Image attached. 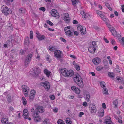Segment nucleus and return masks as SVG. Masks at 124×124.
Wrapping results in <instances>:
<instances>
[{"label": "nucleus", "mask_w": 124, "mask_h": 124, "mask_svg": "<svg viewBox=\"0 0 124 124\" xmlns=\"http://www.w3.org/2000/svg\"><path fill=\"white\" fill-rule=\"evenodd\" d=\"M105 124H113L111 121V118L110 117L109 119L108 118H106L105 121Z\"/></svg>", "instance_id": "20"}, {"label": "nucleus", "mask_w": 124, "mask_h": 124, "mask_svg": "<svg viewBox=\"0 0 124 124\" xmlns=\"http://www.w3.org/2000/svg\"><path fill=\"white\" fill-rule=\"evenodd\" d=\"M63 18V19L67 22H69L70 19V18L69 17V14L68 13L64 14L62 16Z\"/></svg>", "instance_id": "8"}, {"label": "nucleus", "mask_w": 124, "mask_h": 124, "mask_svg": "<svg viewBox=\"0 0 124 124\" xmlns=\"http://www.w3.org/2000/svg\"><path fill=\"white\" fill-rule=\"evenodd\" d=\"M33 71H34V72L35 74V75L36 76H37L38 75V74L39 73V70L38 69L34 68L33 69Z\"/></svg>", "instance_id": "21"}, {"label": "nucleus", "mask_w": 124, "mask_h": 124, "mask_svg": "<svg viewBox=\"0 0 124 124\" xmlns=\"http://www.w3.org/2000/svg\"><path fill=\"white\" fill-rule=\"evenodd\" d=\"M96 48H94L92 46H91L88 49V51L90 53L93 54H94L96 50Z\"/></svg>", "instance_id": "14"}, {"label": "nucleus", "mask_w": 124, "mask_h": 124, "mask_svg": "<svg viewBox=\"0 0 124 124\" xmlns=\"http://www.w3.org/2000/svg\"><path fill=\"white\" fill-rule=\"evenodd\" d=\"M28 110L27 109H24L23 110V115L24 117L26 119L28 118Z\"/></svg>", "instance_id": "19"}, {"label": "nucleus", "mask_w": 124, "mask_h": 124, "mask_svg": "<svg viewBox=\"0 0 124 124\" xmlns=\"http://www.w3.org/2000/svg\"><path fill=\"white\" fill-rule=\"evenodd\" d=\"M105 84V83L104 82H102L100 83V85L101 86L102 88H103V89L106 88V87L105 86L104 84Z\"/></svg>", "instance_id": "41"}, {"label": "nucleus", "mask_w": 124, "mask_h": 124, "mask_svg": "<svg viewBox=\"0 0 124 124\" xmlns=\"http://www.w3.org/2000/svg\"><path fill=\"white\" fill-rule=\"evenodd\" d=\"M77 88L75 86H73L71 87V89L73 90H75Z\"/></svg>", "instance_id": "60"}, {"label": "nucleus", "mask_w": 124, "mask_h": 124, "mask_svg": "<svg viewBox=\"0 0 124 124\" xmlns=\"http://www.w3.org/2000/svg\"><path fill=\"white\" fill-rule=\"evenodd\" d=\"M36 111L32 113V116L34 118V121L36 122H38L40 120V118L38 113Z\"/></svg>", "instance_id": "4"}, {"label": "nucleus", "mask_w": 124, "mask_h": 124, "mask_svg": "<svg viewBox=\"0 0 124 124\" xmlns=\"http://www.w3.org/2000/svg\"><path fill=\"white\" fill-rule=\"evenodd\" d=\"M22 88L24 93V94L25 96H27L28 93L29 91V88L27 86L25 85H23L22 86Z\"/></svg>", "instance_id": "6"}, {"label": "nucleus", "mask_w": 124, "mask_h": 124, "mask_svg": "<svg viewBox=\"0 0 124 124\" xmlns=\"http://www.w3.org/2000/svg\"><path fill=\"white\" fill-rule=\"evenodd\" d=\"M108 75L109 77L111 78H114L115 77L114 73L113 72H108Z\"/></svg>", "instance_id": "31"}, {"label": "nucleus", "mask_w": 124, "mask_h": 124, "mask_svg": "<svg viewBox=\"0 0 124 124\" xmlns=\"http://www.w3.org/2000/svg\"><path fill=\"white\" fill-rule=\"evenodd\" d=\"M104 114V110L103 109L101 110V111L99 112V116L100 117H102Z\"/></svg>", "instance_id": "29"}, {"label": "nucleus", "mask_w": 124, "mask_h": 124, "mask_svg": "<svg viewBox=\"0 0 124 124\" xmlns=\"http://www.w3.org/2000/svg\"><path fill=\"white\" fill-rule=\"evenodd\" d=\"M32 54V53H31L28 55L25 59V63H27V64H28L31 61L33 56Z\"/></svg>", "instance_id": "9"}, {"label": "nucleus", "mask_w": 124, "mask_h": 124, "mask_svg": "<svg viewBox=\"0 0 124 124\" xmlns=\"http://www.w3.org/2000/svg\"><path fill=\"white\" fill-rule=\"evenodd\" d=\"M30 42L29 41H24V44L25 46H28Z\"/></svg>", "instance_id": "45"}, {"label": "nucleus", "mask_w": 124, "mask_h": 124, "mask_svg": "<svg viewBox=\"0 0 124 124\" xmlns=\"http://www.w3.org/2000/svg\"><path fill=\"white\" fill-rule=\"evenodd\" d=\"M70 26H67L65 27L64 29V31H67L68 30H70Z\"/></svg>", "instance_id": "55"}, {"label": "nucleus", "mask_w": 124, "mask_h": 124, "mask_svg": "<svg viewBox=\"0 0 124 124\" xmlns=\"http://www.w3.org/2000/svg\"><path fill=\"white\" fill-rule=\"evenodd\" d=\"M90 98V95L89 94H86L85 97V99L87 101H88L89 100Z\"/></svg>", "instance_id": "37"}, {"label": "nucleus", "mask_w": 124, "mask_h": 124, "mask_svg": "<svg viewBox=\"0 0 124 124\" xmlns=\"http://www.w3.org/2000/svg\"><path fill=\"white\" fill-rule=\"evenodd\" d=\"M82 34H85L86 33V28L85 27H83V29H82L80 31Z\"/></svg>", "instance_id": "27"}, {"label": "nucleus", "mask_w": 124, "mask_h": 124, "mask_svg": "<svg viewBox=\"0 0 124 124\" xmlns=\"http://www.w3.org/2000/svg\"><path fill=\"white\" fill-rule=\"evenodd\" d=\"M73 64L77 70H80V67L78 64L75 63L74 61L73 62Z\"/></svg>", "instance_id": "22"}, {"label": "nucleus", "mask_w": 124, "mask_h": 124, "mask_svg": "<svg viewBox=\"0 0 124 124\" xmlns=\"http://www.w3.org/2000/svg\"><path fill=\"white\" fill-rule=\"evenodd\" d=\"M44 72L46 74L48 77H49L50 76V72L47 69H45L44 70Z\"/></svg>", "instance_id": "24"}, {"label": "nucleus", "mask_w": 124, "mask_h": 124, "mask_svg": "<svg viewBox=\"0 0 124 124\" xmlns=\"http://www.w3.org/2000/svg\"><path fill=\"white\" fill-rule=\"evenodd\" d=\"M72 30L71 31L70 30H68L67 31H65V32L68 36L71 37L73 35V33L72 32Z\"/></svg>", "instance_id": "17"}, {"label": "nucleus", "mask_w": 124, "mask_h": 124, "mask_svg": "<svg viewBox=\"0 0 124 124\" xmlns=\"http://www.w3.org/2000/svg\"><path fill=\"white\" fill-rule=\"evenodd\" d=\"M7 101L8 103H10L11 102L12 100L11 98V96L9 95H7Z\"/></svg>", "instance_id": "39"}, {"label": "nucleus", "mask_w": 124, "mask_h": 124, "mask_svg": "<svg viewBox=\"0 0 124 124\" xmlns=\"http://www.w3.org/2000/svg\"><path fill=\"white\" fill-rule=\"evenodd\" d=\"M103 69L102 67H101L100 66H99L98 67H97L96 68V70L98 71H100L102 70Z\"/></svg>", "instance_id": "50"}, {"label": "nucleus", "mask_w": 124, "mask_h": 124, "mask_svg": "<svg viewBox=\"0 0 124 124\" xmlns=\"http://www.w3.org/2000/svg\"><path fill=\"white\" fill-rule=\"evenodd\" d=\"M19 11L20 13H23L25 12V10L23 8H21L19 9Z\"/></svg>", "instance_id": "35"}, {"label": "nucleus", "mask_w": 124, "mask_h": 124, "mask_svg": "<svg viewBox=\"0 0 124 124\" xmlns=\"http://www.w3.org/2000/svg\"><path fill=\"white\" fill-rule=\"evenodd\" d=\"M36 92L35 90H33L31 91V93L29 96V99L31 101H32L35 96Z\"/></svg>", "instance_id": "12"}, {"label": "nucleus", "mask_w": 124, "mask_h": 124, "mask_svg": "<svg viewBox=\"0 0 124 124\" xmlns=\"http://www.w3.org/2000/svg\"><path fill=\"white\" fill-rule=\"evenodd\" d=\"M62 52L59 50H56L55 51L54 54L55 56L58 58H62Z\"/></svg>", "instance_id": "7"}, {"label": "nucleus", "mask_w": 124, "mask_h": 124, "mask_svg": "<svg viewBox=\"0 0 124 124\" xmlns=\"http://www.w3.org/2000/svg\"><path fill=\"white\" fill-rule=\"evenodd\" d=\"M83 105L85 106V107H86L87 106V103L86 102H83Z\"/></svg>", "instance_id": "61"}, {"label": "nucleus", "mask_w": 124, "mask_h": 124, "mask_svg": "<svg viewBox=\"0 0 124 124\" xmlns=\"http://www.w3.org/2000/svg\"><path fill=\"white\" fill-rule=\"evenodd\" d=\"M104 90L103 92V93L104 94L108 95V90L106 88L103 89Z\"/></svg>", "instance_id": "36"}, {"label": "nucleus", "mask_w": 124, "mask_h": 124, "mask_svg": "<svg viewBox=\"0 0 124 124\" xmlns=\"http://www.w3.org/2000/svg\"><path fill=\"white\" fill-rule=\"evenodd\" d=\"M96 13L100 16H102V15H103L102 12L101 11L99 10H97L96 11Z\"/></svg>", "instance_id": "46"}, {"label": "nucleus", "mask_w": 124, "mask_h": 124, "mask_svg": "<svg viewBox=\"0 0 124 124\" xmlns=\"http://www.w3.org/2000/svg\"><path fill=\"white\" fill-rule=\"evenodd\" d=\"M1 121L3 124H7L8 123V119L4 117H3L1 118Z\"/></svg>", "instance_id": "16"}, {"label": "nucleus", "mask_w": 124, "mask_h": 124, "mask_svg": "<svg viewBox=\"0 0 124 124\" xmlns=\"http://www.w3.org/2000/svg\"><path fill=\"white\" fill-rule=\"evenodd\" d=\"M46 22L47 23L51 26H52L53 25V24L50 21L48 20H47Z\"/></svg>", "instance_id": "49"}, {"label": "nucleus", "mask_w": 124, "mask_h": 124, "mask_svg": "<svg viewBox=\"0 0 124 124\" xmlns=\"http://www.w3.org/2000/svg\"><path fill=\"white\" fill-rule=\"evenodd\" d=\"M75 92L77 94H79L80 92V89L78 88L77 87L76 89L75 90Z\"/></svg>", "instance_id": "44"}, {"label": "nucleus", "mask_w": 124, "mask_h": 124, "mask_svg": "<svg viewBox=\"0 0 124 124\" xmlns=\"http://www.w3.org/2000/svg\"><path fill=\"white\" fill-rule=\"evenodd\" d=\"M109 30L111 32L112 35L115 36H116L117 35V33L115 29L114 28L109 29Z\"/></svg>", "instance_id": "15"}, {"label": "nucleus", "mask_w": 124, "mask_h": 124, "mask_svg": "<svg viewBox=\"0 0 124 124\" xmlns=\"http://www.w3.org/2000/svg\"><path fill=\"white\" fill-rule=\"evenodd\" d=\"M100 17L102 20L104 21L105 22H107V21L108 19L107 18H106L105 16L103 14L102 16H100Z\"/></svg>", "instance_id": "30"}, {"label": "nucleus", "mask_w": 124, "mask_h": 124, "mask_svg": "<svg viewBox=\"0 0 124 124\" xmlns=\"http://www.w3.org/2000/svg\"><path fill=\"white\" fill-rule=\"evenodd\" d=\"M8 42H9V44L8 43V44H4V47H7L8 45V46H10V42L9 41V40L8 41Z\"/></svg>", "instance_id": "52"}, {"label": "nucleus", "mask_w": 124, "mask_h": 124, "mask_svg": "<svg viewBox=\"0 0 124 124\" xmlns=\"http://www.w3.org/2000/svg\"><path fill=\"white\" fill-rule=\"evenodd\" d=\"M93 63L95 64H97L101 62L100 59L98 58H95L92 60Z\"/></svg>", "instance_id": "13"}, {"label": "nucleus", "mask_w": 124, "mask_h": 124, "mask_svg": "<svg viewBox=\"0 0 124 124\" xmlns=\"http://www.w3.org/2000/svg\"><path fill=\"white\" fill-rule=\"evenodd\" d=\"M26 52L25 50L21 49L20 51V54L22 55H23Z\"/></svg>", "instance_id": "47"}, {"label": "nucleus", "mask_w": 124, "mask_h": 124, "mask_svg": "<svg viewBox=\"0 0 124 124\" xmlns=\"http://www.w3.org/2000/svg\"><path fill=\"white\" fill-rule=\"evenodd\" d=\"M119 66L118 65L116 66V68L115 69L114 71L116 72L119 73L121 71V70L118 68Z\"/></svg>", "instance_id": "28"}, {"label": "nucleus", "mask_w": 124, "mask_h": 124, "mask_svg": "<svg viewBox=\"0 0 124 124\" xmlns=\"http://www.w3.org/2000/svg\"><path fill=\"white\" fill-rule=\"evenodd\" d=\"M39 9L40 10H42L43 11H44L46 9L44 7H41L39 8Z\"/></svg>", "instance_id": "56"}, {"label": "nucleus", "mask_w": 124, "mask_h": 124, "mask_svg": "<svg viewBox=\"0 0 124 124\" xmlns=\"http://www.w3.org/2000/svg\"><path fill=\"white\" fill-rule=\"evenodd\" d=\"M43 86L44 88L47 90H48L50 88V86L48 82H43L41 84Z\"/></svg>", "instance_id": "10"}, {"label": "nucleus", "mask_w": 124, "mask_h": 124, "mask_svg": "<svg viewBox=\"0 0 124 124\" xmlns=\"http://www.w3.org/2000/svg\"><path fill=\"white\" fill-rule=\"evenodd\" d=\"M53 111L56 113L58 111V108H55L53 109Z\"/></svg>", "instance_id": "62"}, {"label": "nucleus", "mask_w": 124, "mask_h": 124, "mask_svg": "<svg viewBox=\"0 0 124 124\" xmlns=\"http://www.w3.org/2000/svg\"><path fill=\"white\" fill-rule=\"evenodd\" d=\"M62 75L67 77H70L74 75V72L72 70H68L66 69H63L60 71Z\"/></svg>", "instance_id": "1"}, {"label": "nucleus", "mask_w": 124, "mask_h": 124, "mask_svg": "<svg viewBox=\"0 0 124 124\" xmlns=\"http://www.w3.org/2000/svg\"><path fill=\"white\" fill-rule=\"evenodd\" d=\"M89 110L92 113H95L96 111V109L95 105L93 104H91L89 107Z\"/></svg>", "instance_id": "5"}, {"label": "nucleus", "mask_w": 124, "mask_h": 124, "mask_svg": "<svg viewBox=\"0 0 124 124\" xmlns=\"http://www.w3.org/2000/svg\"><path fill=\"white\" fill-rule=\"evenodd\" d=\"M43 124H50V121L49 119H46L43 122Z\"/></svg>", "instance_id": "26"}, {"label": "nucleus", "mask_w": 124, "mask_h": 124, "mask_svg": "<svg viewBox=\"0 0 124 124\" xmlns=\"http://www.w3.org/2000/svg\"><path fill=\"white\" fill-rule=\"evenodd\" d=\"M72 4L74 6H75L77 4V2L76 0H71Z\"/></svg>", "instance_id": "43"}, {"label": "nucleus", "mask_w": 124, "mask_h": 124, "mask_svg": "<svg viewBox=\"0 0 124 124\" xmlns=\"http://www.w3.org/2000/svg\"><path fill=\"white\" fill-rule=\"evenodd\" d=\"M51 15L54 17H57L58 18L59 17V14L57 13L56 10L55 9H53L52 11L51 12Z\"/></svg>", "instance_id": "11"}, {"label": "nucleus", "mask_w": 124, "mask_h": 124, "mask_svg": "<svg viewBox=\"0 0 124 124\" xmlns=\"http://www.w3.org/2000/svg\"><path fill=\"white\" fill-rule=\"evenodd\" d=\"M60 39L61 40V41H62L63 42H66V40L65 39H64L63 38L61 37L60 38Z\"/></svg>", "instance_id": "57"}, {"label": "nucleus", "mask_w": 124, "mask_h": 124, "mask_svg": "<svg viewBox=\"0 0 124 124\" xmlns=\"http://www.w3.org/2000/svg\"><path fill=\"white\" fill-rule=\"evenodd\" d=\"M113 104L115 106V108H116L117 107V105L118 104V102L117 100L114 101L113 102Z\"/></svg>", "instance_id": "32"}, {"label": "nucleus", "mask_w": 124, "mask_h": 124, "mask_svg": "<svg viewBox=\"0 0 124 124\" xmlns=\"http://www.w3.org/2000/svg\"><path fill=\"white\" fill-rule=\"evenodd\" d=\"M102 108L104 109L106 108V105L104 103H103L102 104Z\"/></svg>", "instance_id": "64"}, {"label": "nucleus", "mask_w": 124, "mask_h": 124, "mask_svg": "<svg viewBox=\"0 0 124 124\" xmlns=\"http://www.w3.org/2000/svg\"><path fill=\"white\" fill-rule=\"evenodd\" d=\"M91 46H92L93 47L95 48H96L97 47V46L96 44V42L95 41H93L92 42V45Z\"/></svg>", "instance_id": "33"}, {"label": "nucleus", "mask_w": 124, "mask_h": 124, "mask_svg": "<svg viewBox=\"0 0 124 124\" xmlns=\"http://www.w3.org/2000/svg\"><path fill=\"white\" fill-rule=\"evenodd\" d=\"M70 119L69 118H67L66 120V123L67 124L70 122Z\"/></svg>", "instance_id": "53"}, {"label": "nucleus", "mask_w": 124, "mask_h": 124, "mask_svg": "<svg viewBox=\"0 0 124 124\" xmlns=\"http://www.w3.org/2000/svg\"><path fill=\"white\" fill-rule=\"evenodd\" d=\"M73 23L75 24H77L78 23V22L76 20H73Z\"/></svg>", "instance_id": "59"}, {"label": "nucleus", "mask_w": 124, "mask_h": 124, "mask_svg": "<svg viewBox=\"0 0 124 124\" xmlns=\"http://www.w3.org/2000/svg\"><path fill=\"white\" fill-rule=\"evenodd\" d=\"M33 32L32 31H31L30 33V38L32 39L33 38Z\"/></svg>", "instance_id": "48"}, {"label": "nucleus", "mask_w": 124, "mask_h": 124, "mask_svg": "<svg viewBox=\"0 0 124 124\" xmlns=\"http://www.w3.org/2000/svg\"><path fill=\"white\" fill-rule=\"evenodd\" d=\"M36 112L37 111L39 112L42 113L43 112V107L42 106L38 107L36 109Z\"/></svg>", "instance_id": "18"}, {"label": "nucleus", "mask_w": 124, "mask_h": 124, "mask_svg": "<svg viewBox=\"0 0 124 124\" xmlns=\"http://www.w3.org/2000/svg\"><path fill=\"white\" fill-rule=\"evenodd\" d=\"M84 113L82 112H81L79 113V117H81L84 114Z\"/></svg>", "instance_id": "63"}, {"label": "nucleus", "mask_w": 124, "mask_h": 124, "mask_svg": "<svg viewBox=\"0 0 124 124\" xmlns=\"http://www.w3.org/2000/svg\"><path fill=\"white\" fill-rule=\"evenodd\" d=\"M37 38L39 40H42L44 38V36L43 35L40 34L39 36H37Z\"/></svg>", "instance_id": "23"}, {"label": "nucleus", "mask_w": 124, "mask_h": 124, "mask_svg": "<svg viewBox=\"0 0 124 124\" xmlns=\"http://www.w3.org/2000/svg\"><path fill=\"white\" fill-rule=\"evenodd\" d=\"M50 97L52 100H54L55 99V97L54 95H50Z\"/></svg>", "instance_id": "54"}, {"label": "nucleus", "mask_w": 124, "mask_h": 124, "mask_svg": "<svg viewBox=\"0 0 124 124\" xmlns=\"http://www.w3.org/2000/svg\"><path fill=\"white\" fill-rule=\"evenodd\" d=\"M8 26L9 27V30H12L13 29V27L12 26V24L10 23V22H8Z\"/></svg>", "instance_id": "42"}, {"label": "nucleus", "mask_w": 124, "mask_h": 124, "mask_svg": "<svg viewBox=\"0 0 124 124\" xmlns=\"http://www.w3.org/2000/svg\"><path fill=\"white\" fill-rule=\"evenodd\" d=\"M57 123L58 124H65L64 122L61 119L58 120Z\"/></svg>", "instance_id": "38"}, {"label": "nucleus", "mask_w": 124, "mask_h": 124, "mask_svg": "<svg viewBox=\"0 0 124 124\" xmlns=\"http://www.w3.org/2000/svg\"><path fill=\"white\" fill-rule=\"evenodd\" d=\"M105 3V5L108 8H109V6H110L109 4L107 2H106Z\"/></svg>", "instance_id": "58"}, {"label": "nucleus", "mask_w": 124, "mask_h": 124, "mask_svg": "<svg viewBox=\"0 0 124 124\" xmlns=\"http://www.w3.org/2000/svg\"><path fill=\"white\" fill-rule=\"evenodd\" d=\"M80 13L83 16V18L84 19L86 18L87 15L85 13L84 11L83 10Z\"/></svg>", "instance_id": "25"}, {"label": "nucleus", "mask_w": 124, "mask_h": 124, "mask_svg": "<svg viewBox=\"0 0 124 124\" xmlns=\"http://www.w3.org/2000/svg\"><path fill=\"white\" fill-rule=\"evenodd\" d=\"M74 82L81 88H82L84 86L82 79L79 74H77L75 77L74 78Z\"/></svg>", "instance_id": "2"}, {"label": "nucleus", "mask_w": 124, "mask_h": 124, "mask_svg": "<svg viewBox=\"0 0 124 124\" xmlns=\"http://www.w3.org/2000/svg\"><path fill=\"white\" fill-rule=\"evenodd\" d=\"M2 12L5 15L7 16L8 15L9 12H11L10 9L7 6L3 5L1 7Z\"/></svg>", "instance_id": "3"}, {"label": "nucleus", "mask_w": 124, "mask_h": 124, "mask_svg": "<svg viewBox=\"0 0 124 124\" xmlns=\"http://www.w3.org/2000/svg\"><path fill=\"white\" fill-rule=\"evenodd\" d=\"M83 27L81 26H78L77 27V29L78 30H79L80 31L82 29H83Z\"/></svg>", "instance_id": "51"}, {"label": "nucleus", "mask_w": 124, "mask_h": 124, "mask_svg": "<svg viewBox=\"0 0 124 124\" xmlns=\"http://www.w3.org/2000/svg\"><path fill=\"white\" fill-rule=\"evenodd\" d=\"M22 102L24 105H25L27 103L26 100L24 97H22Z\"/></svg>", "instance_id": "34"}, {"label": "nucleus", "mask_w": 124, "mask_h": 124, "mask_svg": "<svg viewBox=\"0 0 124 124\" xmlns=\"http://www.w3.org/2000/svg\"><path fill=\"white\" fill-rule=\"evenodd\" d=\"M119 117L117 119L118 122L119 123L122 124V117L120 116H119Z\"/></svg>", "instance_id": "40"}]
</instances>
